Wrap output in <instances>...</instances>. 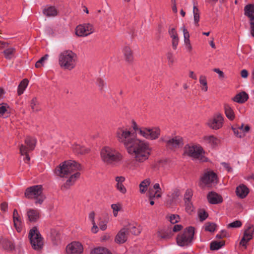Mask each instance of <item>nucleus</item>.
<instances>
[{"instance_id": "22", "label": "nucleus", "mask_w": 254, "mask_h": 254, "mask_svg": "<svg viewBox=\"0 0 254 254\" xmlns=\"http://www.w3.org/2000/svg\"><path fill=\"white\" fill-rule=\"evenodd\" d=\"M71 148L72 151L77 154L84 155L89 153L90 151V148L76 143H73L71 145Z\"/></svg>"}, {"instance_id": "5", "label": "nucleus", "mask_w": 254, "mask_h": 254, "mask_svg": "<svg viewBox=\"0 0 254 254\" xmlns=\"http://www.w3.org/2000/svg\"><path fill=\"white\" fill-rule=\"evenodd\" d=\"M76 55L71 51H64L59 55V65L64 69L70 70L73 69L76 65Z\"/></svg>"}, {"instance_id": "61", "label": "nucleus", "mask_w": 254, "mask_h": 254, "mask_svg": "<svg viewBox=\"0 0 254 254\" xmlns=\"http://www.w3.org/2000/svg\"><path fill=\"white\" fill-rule=\"evenodd\" d=\"M183 227L181 225H176L173 227V231L175 232H178L182 229Z\"/></svg>"}, {"instance_id": "49", "label": "nucleus", "mask_w": 254, "mask_h": 254, "mask_svg": "<svg viewBox=\"0 0 254 254\" xmlns=\"http://www.w3.org/2000/svg\"><path fill=\"white\" fill-rule=\"evenodd\" d=\"M8 106L5 104H0V116H3L7 112Z\"/></svg>"}, {"instance_id": "10", "label": "nucleus", "mask_w": 254, "mask_h": 254, "mask_svg": "<svg viewBox=\"0 0 254 254\" xmlns=\"http://www.w3.org/2000/svg\"><path fill=\"white\" fill-rule=\"evenodd\" d=\"M224 123V118L223 115L216 113L207 120L205 125L211 129L218 130L223 127Z\"/></svg>"}, {"instance_id": "21", "label": "nucleus", "mask_w": 254, "mask_h": 254, "mask_svg": "<svg viewBox=\"0 0 254 254\" xmlns=\"http://www.w3.org/2000/svg\"><path fill=\"white\" fill-rule=\"evenodd\" d=\"M128 230L127 227L122 229L115 237V241L118 244H123L127 239Z\"/></svg>"}, {"instance_id": "41", "label": "nucleus", "mask_w": 254, "mask_h": 254, "mask_svg": "<svg viewBox=\"0 0 254 254\" xmlns=\"http://www.w3.org/2000/svg\"><path fill=\"white\" fill-rule=\"evenodd\" d=\"M30 107L33 112H37L40 110L39 104L36 98H33L30 101Z\"/></svg>"}, {"instance_id": "46", "label": "nucleus", "mask_w": 254, "mask_h": 254, "mask_svg": "<svg viewBox=\"0 0 254 254\" xmlns=\"http://www.w3.org/2000/svg\"><path fill=\"white\" fill-rule=\"evenodd\" d=\"M2 247L6 250H12L14 248L13 243L7 240H4L2 242Z\"/></svg>"}, {"instance_id": "3", "label": "nucleus", "mask_w": 254, "mask_h": 254, "mask_svg": "<svg viewBox=\"0 0 254 254\" xmlns=\"http://www.w3.org/2000/svg\"><path fill=\"white\" fill-rule=\"evenodd\" d=\"M101 160L106 164L114 165L122 162L124 155L115 148L106 146L103 147L100 152Z\"/></svg>"}, {"instance_id": "64", "label": "nucleus", "mask_w": 254, "mask_h": 254, "mask_svg": "<svg viewBox=\"0 0 254 254\" xmlns=\"http://www.w3.org/2000/svg\"><path fill=\"white\" fill-rule=\"evenodd\" d=\"M251 24V33L253 37H254V20H252L250 22Z\"/></svg>"}, {"instance_id": "32", "label": "nucleus", "mask_w": 254, "mask_h": 254, "mask_svg": "<svg viewBox=\"0 0 254 254\" xmlns=\"http://www.w3.org/2000/svg\"><path fill=\"white\" fill-rule=\"evenodd\" d=\"M150 184L151 180L149 178H146L142 181L139 185V192L141 194L145 193Z\"/></svg>"}, {"instance_id": "31", "label": "nucleus", "mask_w": 254, "mask_h": 254, "mask_svg": "<svg viewBox=\"0 0 254 254\" xmlns=\"http://www.w3.org/2000/svg\"><path fill=\"white\" fill-rule=\"evenodd\" d=\"M43 14L48 16H55L57 14V10L55 6H46L43 9Z\"/></svg>"}, {"instance_id": "27", "label": "nucleus", "mask_w": 254, "mask_h": 254, "mask_svg": "<svg viewBox=\"0 0 254 254\" xmlns=\"http://www.w3.org/2000/svg\"><path fill=\"white\" fill-rule=\"evenodd\" d=\"M249 192V189L244 185L241 184L238 186L236 190V193L240 198H245Z\"/></svg>"}, {"instance_id": "18", "label": "nucleus", "mask_w": 254, "mask_h": 254, "mask_svg": "<svg viewBox=\"0 0 254 254\" xmlns=\"http://www.w3.org/2000/svg\"><path fill=\"white\" fill-rule=\"evenodd\" d=\"M254 232V227L252 225L249 226L244 232L243 237L240 243V245L246 249L248 242L253 238Z\"/></svg>"}, {"instance_id": "43", "label": "nucleus", "mask_w": 254, "mask_h": 254, "mask_svg": "<svg viewBox=\"0 0 254 254\" xmlns=\"http://www.w3.org/2000/svg\"><path fill=\"white\" fill-rule=\"evenodd\" d=\"M204 228L206 231L214 232L216 230V226L213 223L207 222L205 224Z\"/></svg>"}, {"instance_id": "7", "label": "nucleus", "mask_w": 254, "mask_h": 254, "mask_svg": "<svg viewBox=\"0 0 254 254\" xmlns=\"http://www.w3.org/2000/svg\"><path fill=\"white\" fill-rule=\"evenodd\" d=\"M29 238L33 249L40 250L43 248L44 239L36 227H33L30 230Z\"/></svg>"}, {"instance_id": "9", "label": "nucleus", "mask_w": 254, "mask_h": 254, "mask_svg": "<svg viewBox=\"0 0 254 254\" xmlns=\"http://www.w3.org/2000/svg\"><path fill=\"white\" fill-rule=\"evenodd\" d=\"M25 195L28 198H35L36 203L41 204L45 199L42 194V186L40 185L34 186L26 189Z\"/></svg>"}, {"instance_id": "55", "label": "nucleus", "mask_w": 254, "mask_h": 254, "mask_svg": "<svg viewBox=\"0 0 254 254\" xmlns=\"http://www.w3.org/2000/svg\"><path fill=\"white\" fill-rule=\"evenodd\" d=\"M179 38L172 40V47L174 50H176L179 44Z\"/></svg>"}, {"instance_id": "15", "label": "nucleus", "mask_w": 254, "mask_h": 254, "mask_svg": "<svg viewBox=\"0 0 254 254\" xmlns=\"http://www.w3.org/2000/svg\"><path fill=\"white\" fill-rule=\"evenodd\" d=\"M232 129L237 137L243 138L250 132L251 127L250 125L243 123L240 126L233 127Z\"/></svg>"}, {"instance_id": "51", "label": "nucleus", "mask_w": 254, "mask_h": 254, "mask_svg": "<svg viewBox=\"0 0 254 254\" xmlns=\"http://www.w3.org/2000/svg\"><path fill=\"white\" fill-rule=\"evenodd\" d=\"M192 195V191L191 190H187L185 194V201H190Z\"/></svg>"}, {"instance_id": "47", "label": "nucleus", "mask_w": 254, "mask_h": 254, "mask_svg": "<svg viewBox=\"0 0 254 254\" xmlns=\"http://www.w3.org/2000/svg\"><path fill=\"white\" fill-rule=\"evenodd\" d=\"M127 228L128 229V232H130L134 235H138L140 233V229L134 225H130Z\"/></svg>"}, {"instance_id": "50", "label": "nucleus", "mask_w": 254, "mask_h": 254, "mask_svg": "<svg viewBox=\"0 0 254 254\" xmlns=\"http://www.w3.org/2000/svg\"><path fill=\"white\" fill-rule=\"evenodd\" d=\"M242 226L241 221L236 220L228 225V228H239Z\"/></svg>"}, {"instance_id": "17", "label": "nucleus", "mask_w": 254, "mask_h": 254, "mask_svg": "<svg viewBox=\"0 0 254 254\" xmlns=\"http://www.w3.org/2000/svg\"><path fill=\"white\" fill-rule=\"evenodd\" d=\"M162 194V189L158 183L153 185L152 188L149 189L147 193V196L149 199L154 198H159L161 197Z\"/></svg>"}, {"instance_id": "29", "label": "nucleus", "mask_w": 254, "mask_h": 254, "mask_svg": "<svg viewBox=\"0 0 254 254\" xmlns=\"http://www.w3.org/2000/svg\"><path fill=\"white\" fill-rule=\"evenodd\" d=\"M249 96L245 92H241L235 95L232 99L233 101L238 103H244L248 99Z\"/></svg>"}, {"instance_id": "26", "label": "nucleus", "mask_w": 254, "mask_h": 254, "mask_svg": "<svg viewBox=\"0 0 254 254\" xmlns=\"http://www.w3.org/2000/svg\"><path fill=\"white\" fill-rule=\"evenodd\" d=\"M13 221L14 227H15L17 232H20L22 229V220L18 213L17 211L14 209L13 213Z\"/></svg>"}, {"instance_id": "45", "label": "nucleus", "mask_w": 254, "mask_h": 254, "mask_svg": "<svg viewBox=\"0 0 254 254\" xmlns=\"http://www.w3.org/2000/svg\"><path fill=\"white\" fill-rule=\"evenodd\" d=\"M20 152L22 155H26L25 157L24 158V160L26 163H28L30 160V157L27 155V152H28L27 149L23 144L20 145Z\"/></svg>"}, {"instance_id": "38", "label": "nucleus", "mask_w": 254, "mask_h": 254, "mask_svg": "<svg viewBox=\"0 0 254 254\" xmlns=\"http://www.w3.org/2000/svg\"><path fill=\"white\" fill-rule=\"evenodd\" d=\"M4 57L7 59H11L14 57L15 49L13 47H7L3 52Z\"/></svg>"}, {"instance_id": "6", "label": "nucleus", "mask_w": 254, "mask_h": 254, "mask_svg": "<svg viewBox=\"0 0 254 254\" xmlns=\"http://www.w3.org/2000/svg\"><path fill=\"white\" fill-rule=\"evenodd\" d=\"M205 151L199 144H188L184 149V154L197 159L201 162L207 161V158L204 156Z\"/></svg>"}, {"instance_id": "2", "label": "nucleus", "mask_w": 254, "mask_h": 254, "mask_svg": "<svg viewBox=\"0 0 254 254\" xmlns=\"http://www.w3.org/2000/svg\"><path fill=\"white\" fill-rule=\"evenodd\" d=\"M131 127L136 134L150 140L158 139L161 134V130L159 127H139L134 120H132L131 122Z\"/></svg>"}, {"instance_id": "34", "label": "nucleus", "mask_w": 254, "mask_h": 254, "mask_svg": "<svg viewBox=\"0 0 254 254\" xmlns=\"http://www.w3.org/2000/svg\"><path fill=\"white\" fill-rule=\"evenodd\" d=\"M199 82L201 90L203 92H207L208 91V87L206 76L204 75H200L199 77Z\"/></svg>"}, {"instance_id": "62", "label": "nucleus", "mask_w": 254, "mask_h": 254, "mask_svg": "<svg viewBox=\"0 0 254 254\" xmlns=\"http://www.w3.org/2000/svg\"><path fill=\"white\" fill-rule=\"evenodd\" d=\"M110 236L109 234H105L101 237L102 241H106L110 239Z\"/></svg>"}, {"instance_id": "48", "label": "nucleus", "mask_w": 254, "mask_h": 254, "mask_svg": "<svg viewBox=\"0 0 254 254\" xmlns=\"http://www.w3.org/2000/svg\"><path fill=\"white\" fill-rule=\"evenodd\" d=\"M185 205H186V211L188 213H191L193 211V206H192V204L190 201H185Z\"/></svg>"}, {"instance_id": "28", "label": "nucleus", "mask_w": 254, "mask_h": 254, "mask_svg": "<svg viewBox=\"0 0 254 254\" xmlns=\"http://www.w3.org/2000/svg\"><path fill=\"white\" fill-rule=\"evenodd\" d=\"M69 178L66 180L64 187L66 188L73 185L76 180L80 177V173L79 172H76L72 174L69 175Z\"/></svg>"}, {"instance_id": "54", "label": "nucleus", "mask_w": 254, "mask_h": 254, "mask_svg": "<svg viewBox=\"0 0 254 254\" xmlns=\"http://www.w3.org/2000/svg\"><path fill=\"white\" fill-rule=\"evenodd\" d=\"M157 236L159 238H167L168 237L167 235L166 234V232L163 230H159L157 232Z\"/></svg>"}, {"instance_id": "40", "label": "nucleus", "mask_w": 254, "mask_h": 254, "mask_svg": "<svg viewBox=\"0 0 254 254\" xmlns=\"http://www.w3.org/2000/svg\"><path fill=\"white\" fill-rule=\"evenodd\" d=\"M194 24L196 26H199V21L200 19V13L198 8L196 6L194 5L193 8Z\"/></svg>"}, {"instance_id": "13", "label": "nucleus", "mask_w": 254, "mask_h": 254, "mask_svg": "<svg viewBox=\"0 0 254 254\" xmlns=\"http://www.w3.org/2000/svg\"><path fill=\"white\" fill-rule=\"evenodd\" d=\"M217 177L216 174L212 171L205 172L201 178V182L205 186H211L217 183Z\"/></svg>"}, {"instance_id": "33", "label": "nucleus", "mask_w": 254, "mask_h": 254, "mask_svg": "<svg viewBox=\"0 0 254 254\" xmlns=\"http://www.w3.org/2000/svg\"><path fill=\"white\" fill-rule=\"evenodd\" d=\"M245 14L250 19L251 22L254 20V5L253 4L247 5L244 8Z\"/></svg>"}, {"instance_id": "42", "label": "nucleus", "mask_w": 254, "mask_h": 254, "mask_svg": "<svg viewBox=\"0 0 254 254\" xmlns=\"http://www.w3.org/2000/svg\"><path fill=\"white\" fill-rule=\"evenodd\" d=\"M224 245L223 241L216 242L214 241L211 243L210 249L212 250H217Z\"/></svg>"}, {"instance_id": "37", "label": "nucleus", "mask_w": 254, "mask_h": 254, "mask_svg": "<svg viewBox=\"0 0 254 254\" xmlns=\"http://www.w3.org/2000/svg\"><path fill=\"white\" fill-rule=\"evenodd\" d=\"M90 254H112L107 248L99 247L95 248L91 251Z\"/></svg>"}, {"instance_id": "20", "label": "nucleus", "mask_w": 254, "mask_h": 254, "mask_svg": "<svg viewBox=\"0 0 254 254\" xmlns=\"http://www.w3.org/2000/svg\"><path fill=\"white\" fill-rule=\"evenodd\" d=\"M116 181L115 187L121 193L125 194L127 192V189L124 184L126 181V178L122 176H116L115 178Z\"/></svg>"}, {"instance_id": "44", "label": "nucleus", "mask_w": 254, "mask_h": 254, "mask_svg": "<svg viewBox=\"0 0 254 254\" xmlns=\"http://www.w3.org/2000/svg\"><path fill=\"white\" fill-rule=\"evenodd\" d=\"M49 56L45 55L44 56L42 57L39 61H38L35 64V67L37 68H40L44 65L45 63L48 60Z\"/></svg>"}, {"instance_id": "30", "label": "nucleus", "mask_w": 254, "mask_h": 254, "mask_svg": "<svg viewBox=\"0 0 254 254\" xmlns=\"http://www.w3.org/2000/svg\"><path fill=\"white\" fill-rule=\"evenodd\" d=\"M111 207L112 209L113 216L115 217L118 216L119 212H122L123 211V205L121 202H117L112 204Z\"/></svg>"}, {"instance_id": "57", "label": "nucleus", "mask_w": 254, "mask_h": 254, "mask_svg": "<svg viewBox=\"0 0 254 254\" xmlns=\"http://www.w3.org/2000/svg\"><path fill=\"white\" fill-rule=\"evenodd\" d=\"M213 71L218 74L219 78H223L224 77V74L223 72L219 68H214Z\"/></svg>"}, {"instance_id": "59", "label": "nucleus", "mask_w": 254, "mask_h": 254, "mask_svg": "<svg viewBox=\"0 0 254 254\" xmlns=\"http://www.w3.org/2000/svg\"><path fill=\"white\" fill-rule=\"evenodd\" d=\"M221 166L223 169H225L228 172L231 171L232 169L228 164L225 163V162H223L221 163Z\"/></svg>"}, {"instance_id": "60", "label": "nucleus", "mask_w": 254, "mask_h": 254, "mask_svg": "<svg viewBox=\"0 0 254 254\" xmlns=\"http://www.w3.org/2000/svg\"><path fill=\"white\" fill-rule=\"evenodd\" d=\"M99 227L101 230H105L107 229V224L104 221H102L99 224Z\"/></svg>"}, {"instance_id": "11", "label": "nucleus", "mask_w": 254, "mask_h": 254, "mask_svg": "<svg viewBox=\"0 0 254 254\" xmlns=\"http://www.w3.org/2000/svg\"><path fill=\"white\" fill-rule=\"evenodd\" d=\"M94 32V25L89 23L79 24L75 28V34L78 37H86Z\"/></svg>"}, {"instance_id": "1", "label": "nucleus", "mask_w": 254, "mask_h": 254, "mask_svg": "<svg viewBox=\"0 0 254 254\" xmlns=\"http://www.w3.org/2000/svg\"><path fill=\"white\" fill-rule=\"evenodd\" d=\"M131 128V125L119 127L116 131V137L124 145L127 152L133 156L137 163H143L149 159L152 148L147 141L137 137V134L132 132Z\"/></svg>"}, {"instance_id": "35", "label": "nucleus", "mask_w": 254, "mask_h": 254, "mask_svg": "<svg viewBox=\"0 0 254 254\" xmlns=\"http://www.w3.org/2000/svg\"><path fill=\"white\" fill-rule=\"evenodd\" d=\"M25 143L26 144L27 147L25 146L27 149L28 151L33 150L35 148L36 140L35 138L30 137H27L25 140Z\"/></svg>"}, {"instance_id": "63", "label": "nucleus", "mask_w": 254, "mask_h": 254, "mask_svg": "<svg viewBox=\"0 0 254 254\" xmlns=\"http://www.w3.org/2000/svg\"><path fill=\"white\" fill-rule=\"evenodd\" d=\"M242 77L246 78L248 76V72L246 69H243L241 72Z\"/></svg>"}, {"instance_id": "25", "label": "nucleus", "mask_w": 254, "mask_h": 254, "mask_svg": "<svg viewBox=\"0 0 254 254\" xmlns=\"http://www.w3.org/2000/svg\"><path fill=\"white\" fill-rule=\"evenodd\" d=\"M26 215L29 221L36 222L39 220L40 214L39 210L34 209H29L27 210Z\"/></svg>"}, {"instance_id": "23", "label": "nucleus", "mask_w": 254, "mask_h": 254, "mask_svg": "<svg viewBox=\"0 0 254 254\" xmlns=\"http://www.w3.org/2000/svg\"><path fill=\"white\" fill-rule=\"evenodd\" d=\"M207 197L208 202L211 204H218L223 201L222 197L220 194L213 191L209 192Z\"/></svg>"}, {"instance_id": "56", "label": "nucleus", "mask_w": 254, "mask_h": 254, "mask_svg": "<svg viewBox=\"0 0 254 254\" xmlns=\"http://www.w3.org/2000/svg\"><path fill=\"white\" fill-rule=\"evenodd\" d=\"M167 59L168 61L169 64H173L175 62V57H173V55L171 54H168Z\"/></svg>"}, {"instance_id": "52", "label": "nucleus", "mask_w": 254, "mask_h": 254, "mask_svg": "<svg viewBox=\"0 0 254 254\" xmlns=\"http://www.w3.org/2000/svg\"><path fill=\"white\" fill-rule=\"evenodd\" d=\"M170 221L172 224L178 222L180 220V217L178 215H171L169 217Z\"/></svg>"}, {"instance_id": "36", "label": "nucleus", "mask_w": 254, "mask_h": 254, "mask_svg": "<svg viewBox=\"0 0 254 254\" xmlns=\"http://www.w3.org/2000/svg\"><path fill=\"white\" fill-rule=\"evenodd\" d=\"M224 111L226 117L230 121H233L235 118V115L232 108L228 105L224 106Z\"/></svg>"}, {"instance_id": "53", "label": "nucleus", "mask_w": 254, "mask_h": 254, "mask_svg": "<svg viewBox=\"0 0 254 254\" xmlns=\"http://www.w3.org/2000/svg\"><path fill=\"white\" fill-rule=\"evenodd\" d=\"M198 216L201 221L206 219L208 217L207 213L203 210H200L198 212Z\"/></svg>"}, {"instance_id": "24", "label": "nucleus", "mask_w": 254, "mask_h": 254, "mask_svg": "<svg viewBox=\"0 0 254 254\" xmlns=\"http://www.w3.org/2000/svg\"><path fill=\"white\" fill-rule=\"evenodd\" d=\"M122 52L125 61L129 64L132 63L134 58L131 48L128 46H125L123 48Z\"/></svg>"}, {"instance_id": "58", "label": "nucleus", "mask_w": 254, "mask_h": 254, "mask_svg": "<svg viewBox=\"0 0 254 254\" xmlns=\"http://www.w3.org/2000/svg\"><path fill=\"white\" fill-rule=\"evenodd\" d=\"M92 224L93 225V226L91 229V232L94 234L97 233L99 230L98 227L95 222H93Z\"/></svg>"}, {"instance_id": "16", "label": "nucleus", "mask_w": 254, "mask_h": 254, "mask_svg": "<svg viewBox=\"0 0 254 254\" xmlns=\"http://www.w3.org/2000/svg\"><path fill=\"white\" fill-rule=\"evenodd\" d=\"M66 250L68 254H81L83 252V246L81 243L74 241L66 246Z\"/></svg>"}, {"instance_id": "39", "label": "nucleus", "mask_w": 254, "mask_h": 254, "mask_svg": "<svg viewBox=\"0 0 254 254\" xmlns=\"http://www.w3.org/2000/svg\"><path fill=\"white\" fill-rule=\"evenodd\" d=\"M28 84V81L26 79H24L21 81L18 85L17 89V94L20 95L23 93L24 90L27 88Z\"/></svg>"}, {"instance_id": "14", "label": "nucleus", "mask_w": 254, "mask_h": 254, "mask_svg": "<svg viewBox=\"0 0 254 254\" xmlns=\"http://www.w3.org/2000/svg\"><path fill=\"white\" fill-rule=\"evenodd\" d=\"M201 142L212 148H216L220 144L221 141L217 136L209 134L203 136L201 138Z\"/></svg>"}, {"instance_id": "4", "label": "nucleus", "mask_w": 254, "mask_h": 254, "mask_svg": "<svg viewBox=\"0 0 254 254\" xmlns=\"http://www.w3.org/2000/svg\"><path fill=\"white\" fill-rule=\"evenodd\" d=\"M81 169L80 165L75 161L68 160L60 165L55 169V173L61 177H65Z\"/></svg>"}, {"instance_id": "8", "label": "nucleus", "mask_w": 254, "mask_h": 254, "mask_svg": "<svg viewBox=\"0 0 254 254\" xmlns=\"http://www.w3.org/2000/svg\"><path fill=\"white\" fill-rule=\"evenodd\" d=\"M194 234V228L190 227L185 229L182 233L180 234L177 238V244L181 247L190 245L193 240Z\"/></svg>"}, {"instance_id": "19", "label": "nucleus", "mask_w": 254, "mask_h": 254, "mask_svg": "<svg viewBox=\"0 0 254 254\" xmlns=\"http://www.w3.org/2000/svg\"><path fill=\"white\" fill-rule=\"evenodd\" d=\"M183 31L184 36V42L186 50L189 53L192 50V46L190 40V35L186 27L183 25L180 28Z\"/></svg>"}, {"instance_id": "12", "label": "nucleus", "mask_w": 254, "mask_h": 254, "mask_svg": "<svg viewBox=\"0 0 254 254\" xmlns=\"http://www.w3.org/2000/svg\"><path fill=\"white\" fill-rule=\"evenodd\" d=\"M162 140L166 143L167 147L174 150L182 147L183 145V138L179 136L172 138L164 136L162 138Z\"/></svg>"}]
</instances>
